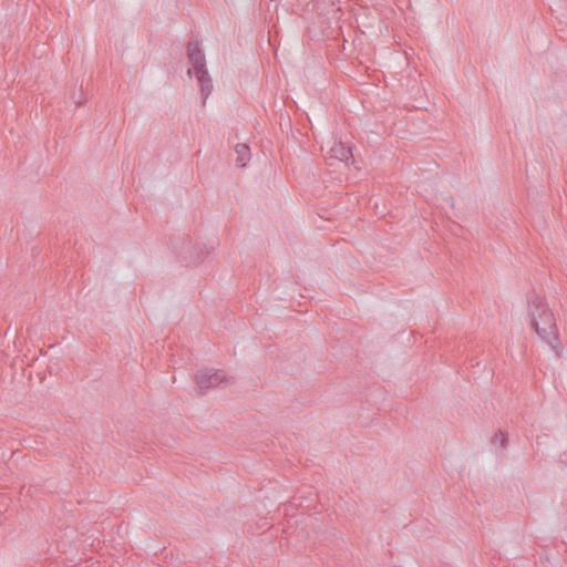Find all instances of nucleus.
<instances>
[{"mask_svg":"<svg viewBox=\"0 0 567 567\" xmlns=\"http://www.w3.org/2000/svg\"><path fill=\"white\" fill-rule=\"evenodd\" d=\"M330 155L332 158L339 159L341 162L348 163L352 157V150L349 146H346L343 143H336L331 150Z\"/></svg>","mask_w":567,"mask_h":567,"instance_id":"obj_5","label":"nucleus"},{"mask_svg":"<svg viewBox=\"0 0 567 567\" xmlns=\"http://www.w3.org/2000/svg\"><path fill=\"white\" fill-rule=\"evenodd\" d=\"M491 442L492 444L499 443L502 447H506L508 440L504 432L498 431L492 436Z\"/></svg>","mask_w":567,"mask_h":567,"instance_id":"obj_7","label":"nucleus"},{"mask_svg":"<svg viewBox=\"0 0 567 567\" xmlns=\"http://www.w3.org/2000/svg\"><path fill=\"white\" fill-rule=\"evenodd\" d=\"M527 311L530 328L559 358L564 348L559 340L556 319L544 298L536 293L529 296L527 299Z\"/></svg>","mask_w":567,"mask_h":567,"instance_id":"obj_1","label":"nucleus"},{"mask_svg":"<svg viewBox=\"0 0 567 567\" xmlns=\"http://www.w3.org/2000/svg\"><path fill=\"white\" fill-rule=\"evenodd\" d=\"M187 59L189 63L193 65V69H188L187 74L192 76L193 71L194 74L207 71L206 66V58L204 52L199 48V42L197 40H190L187 43L186 48Z\"/></svg>","mask_w":567,"mask_h":567,"instance_id":"obj_3","label":"nucleus"},{"mask_svg":"<svg viewBox=\"0 0 567 567\" xmlns=\"http://www.w3.org/2000/svg\"><path fill=\"white\" fill-rule=\"evenodd\" d=\"M198 85L200 87V94L203 96V103L205 104L207 97L210 95L213 91V80L208 73V70L205 72H200L195 74Z\"/></svg>","mask_w":567,"mask_h":567,"instance_id":"obj_4","label":"nucleus"},{"mask_svg":"<svg viewBox=\"0 0 567 567\" xmlns=\"http://www.w3.org/2000/svg\"><path fill=\"white\" fill-rule=\"evenodd\" d=\"M75 104H76V106H80L83 104V101H76Z\"/></svg>","mask_w":567,"mask_h":567,"instance_id":"obj_8","label":"nucleus"},{"mask_svg":"<svg viewBox=\"0 0 567 567\" xmlns=\"http://www.w3.org/2000/svg\"><path fill=\"white\" fill-rule=\"evenodd\" d=\"M223 382H227V375L224 370L205 368L196 374V384L202 394Z\"/></svg>","mask_w":567,"mask_h":567,"instance_id":"obj_2","label":"nucleus"},{"mask_svg":"<svg viewBox=\"0 0 567 567\" xmlns=\"http://www.w3.org/2000/svg\"><path fill=\"white\" fill-rule=\"evenodd\" d=\"M236 163L240 167H245L247 162L250 159V148L247 144H237L236 145Z\"/></svg>","mask_w":567,"mask_h":567,"instance_id":"obj_6","label":"nucleus"}]
</instances>
